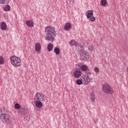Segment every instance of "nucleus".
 Masks as SVG:
<instances>
[{
	"label": "nucleus",
	"mask_w": 128,
	"mask_h": 128,
	"mask_svg": "<svg viewBox=\"0 0 128 128\" xmlns=\"http://www.w3.org/2000/svg\"><path fill=\"white\" fill-rule=\"evenodd\" d=\"M0 120L2 122H6L8 124H12L14 120V118L8 114V110L5 108L0 109Z\"/></svg>",
	"instance_id": "1"
},
{
	"label": "nucleus",
	"mask_w": 128,
	"mask_h": 128,
	"mask_svg": "<svg viewBox=\"0 0 128 128\" xmlns=\"http://www.w3.org/2000/svg\"><path fill=\"white\" fill-rule=\"evenodd\" d=\"M45 34H46L45 40L50 42H54L56 36V32L54 28L52 26H48L45 28Z\"/></svg>",
	"instance_id": "2"
},
{
	"label": "nucleus",
	"mask_w": 128,
	"mask_h": 128,
	"mask_svg": "<svg viewBox=\"0 0 128 128\" xmlns=\"http://www.w3.org/2000/svg\"><path fill=\"white\" fill-rule=\"evenodd\" d=\"M34 100H36V106L38 108H42V104L46 102V98L42 92H37L34 96Z\"/></svg>",
	"instance_id": "3"
},
{
	"label": "nucleus",
	"mask_w": 128,
	"mask_h": 128,
	"mask_svg": "<svg viewBox=\"0 0 128 128\" xmlns=\"http://www.w3.org/2000/svg\"><path fill=\"white\" fill-rule=\"evenodd\" d=\"M91 80H92V78H90L88 76L84 75L81 76L80 80L78 79L76 80V84H78V86L82 84V82H86V84H88V82H90Z\"/></svg>",
	"instance_id": "4"
},
{
	"label": "nucleus",
	"mask_w": 128,
	"mask_h": 128,
	"mask_svg": "<svg viewBox=\"0 0 128 128\" xmlns=\"http://www.w3.org/2000/svg\"><path fill=\"white\" fill-rule=\"evenodd\" d=\"M11 64L14 66H20L22 64V61L20 58L16 57V56H12L10 58Z\"/></svg>",
	"instance_id": "5"
},
{
	"label": "nucleus",
	"mask_w": 128,
	"mask_h": 128,
	"mask_svg": "<svg viewBox=\"0 0 128 128\" xmlns=\"http://www.w3.org/2000/svg\"><path fill=\"white\" fill-rule=\"evenodd\" d=\"M102 87V92H105V94H114V89H112L110 84H103Z\"/></svg>",
	"instance_id": "6"
},
{
	"label": "nucleus",
	"mask_w": 128,
	"mask_h": 128,
	"mask_svg": "<svg viewBox=\"0 0 128 128\" xmlns=\"http://www.w3.org/2000/svg\"><path fill=\"white\" fill-rule=\"evenodd\" d=\"M80 56H81V58H82V60H88V52L84 50H80Z\"/></svg>",
	"instance_id": "7"
},
{
	"label": "nucleus",
	"mask_w": 128,
	"mask_h": 128,
	"mask_svg": "<svg viewBox=\"0 0 128 128\" xmlns=\"http://www.w3.org/2000/svg\"><path fill=\"white\" fill-rule=\"evenodd\" d=\"M19 114H20L22 116H26L28 114V109L22 108L19 111Z\"/></svg>",
	"instance_id": "8"
},
{
	"label": "nucleus",
	"mask_w": 128,
	"mask_h": 128,
	"mask_svg": "<svg viewBox=\"0 0 128 128\" xmlns=\"http://www.w3.org/2000/svg\"><path fill=\"white\" fill-rule=\"evenodd\" d=\"M82 72L80 70H75V72L74 73V77L76 78H78L80 76Z\"/></svg>",
	"instance_id": "9"
},
{
	"label": "nucleus",
	"mask_w": 128,
	"mask_h": 128,
	"mask_svg": "<svg viewBox=\"0 0 128 128\" xmlns=\"http://www.w3.org/2000/svg\"><path fill=\"white\" fill-rule=\"evenodd\" d=\"M86 18H90V16H94V10H88L85 14Z\"/></svg>",
	"instance_id": "10"
},
{
	"label": "nucleus",
	"mask_w": 128,
	"mask_h": 128,
	"mask_svg": "<svg viewBox=\"0 0 128 128\" xmlns=\"http://www.w3.org/2000/svg\"><path fill=\"white\" fill-rule=\"evenodd\" d=\"M70 28H72V24L70 23H67L64 26V30H70Z\"/></svg>",
	"instance_id": "11"
},
{
	"label": "nucleus",
	"mask_w": 128,
	"mask_h": 128,
	"mask_svg": "<svg viewBox=\"0 0 128 128\" xmlns=\"http://www.w3.org/2000/svg\"><path fill=\"white\" fill-rule=\"evenodd\" d=\"M42 47L40 46V43H36L35 44V50L36 52H40V50Z\"/></svg>",
	"instance_id": "12"
},
{
	"label": "nucleus",
	"mask_w": 128,
	"mask_h": 128,
	"mask_svg": "<svg viewBox=\"0 0 128 128\" xmlns=\"http://www.w3.org/2000/svg\"><path fill=\"white\" fill-rule=\"evenodd\" d=\"M90 98L92 102H96V95L94 92H92L90 94Z\"/></svg>",
	"instance_id": "13"
},
{
	"label": "nucleus",
	"mask_w": 128,
	"mask_h": 128,
	"mask_svg": "<svg viewBox=\"0 0 128 128\" xmlns=\"http://www.w3.org/2000/svg\"><path fill=\"white\" fill-rule=\"evenodd\" d=\"M26 26H29L30 28H32V26H34V22L30 20H26Z\"/></svg>",
	"instance_id": "14"
},
{
	"label": "nucleus",
	"mask_w": 128,
	"mask_h": 128,
	"mask_svg": "<svg viewBox=\"0 0 128 128\" xmlns=\"http://www.w3.org/2000/svg\"><path fill=\"white\" fill-rule=\"evenodd\" d=\"M1 29L2 30H6V24L5 22H1Z\"/></svg>",
	"instance_id": "15"
},
{
	"label": "nucleus",
	"mask_w": 128,
	"mask_h": 128,
	"mask_svg": "<svg viewBox=\"0 0 128 128\" xmlns=\"http://www.w3.org/2000/svg\"><path fill=\"white\" fill-rule=\"evenodd\" d=\"M80 70L82 72H86L87 70H88V68L86 65H82L80 66Z\"/></svg>",
	"instance_id": "16"
},
{
	"label": "nucleus",
	"mask_w": 128,
	"mask_h": 128,
	"mask_svg": "<svg viewBox=\"0 0 128 128\" xmlns=\"http://www.w3.org/2000/svg\"><path fill=\"white\" fill-rule=\"evenodd\" d=\"M54 52L56 54H60V48H56L54 49Z\"/></svg>",
	"instance_id": "17"
},
{
	"label": "nucleus",
	"mask_w": 128,
	"mask_h": 128,
	"mask_svg": "<svg viewBox=\"0 0 128 128\" xmlns=\"http://www.w3.org/2000/svg\"><path fill=\"white\" fill-rule=\"evenodd\" d=\"M4 12H10V5H6L4 8Z\"/></svg>",
	"instance_id": "18"
},
{
	"label": "nucleus",
	"mask_w": 128,
	"mask_h": 128,
	"mask_svg": "<svg viewBox=\"0 0 128 128\" xmlns=\"http://www.w3.org/2000/svg\"><path fill=\"white\" fill-rule=\"evenodd\" d=\"M52 48H54V46L52 44H50L48 45L47 48L49 52H52Z\"/></svg>",
	"instance_id": "19"
},
{
	"label": "nucleus",
	"mask_w": 128,
	"mask_h": 128,
	"mask_svg": "<svg viewBox=\"0 0 128 128\" xmlns=\"http://www.w3.org/2000/svg\"><path fill=\"white\" fill-rule=\"evenodd\" d=\"M107 3L108 2H106V0H101V6H106Z\"/></svg>",
	"instance_id": "20"
},
{
	"label": "nucleus",
	"mask_w": 128,
	"mask_h": 128,
	"mask_svg": "<svg viewBox=\"0 0 128 128\" xmlns=\"http://www.w3.org/2000/svg\"><path fill=\"white\" fill-rule=\"evenodd\" d=\"M90 22H94L96 20V18L94 16H91L89 18H87Z\"/></svg>",
	"instance_id": "21"
},
{
	"label": "nucleus",
	"mask_w": 128,
	"mask_h": 128,
	"mask_svg": "<svg viewBox=\"0 0 128 128\" xmlns=\"http://www.w3.org/2000/svg\"><path fill=\"white\" fill-rule=\"evenodd\" d=\"M4 64V57L0 56V64Z\"/></svg>",
	"instance_id": "22"
},
{
	"label": "nucleus",
	"mask_w": 128,
	"mask_h": 128,
	"mask_svg": "<svg viewBox=\"0 0 128 128\" xmlns=\"http://www.w3.org/2000/svg\"><path fill=\"white\" fill-rule=\"evenodd\" d=\"M70 46H76V42L74 40H72L70 42Z\"/></svg>",
	"instance_id": "23"
},
{
	"label": "nucleus",
	"mask_w": 128,
	"mask_h": 128,
	"mask_svg": "<svg viewBox=\"0 0 128 128\" xmlns=\"http://www.w3.org/2000/svg\"><path fill=\"white\" fill-rule=\"evenodd\" d=\"M14 108L16 110H20V105L18 103L16 104L14 106Z\"/></svg>",
	"instance_id": "24"
},
{
	"label": "nucleus",
	"mask_w": 128,
	"mask_h": 128,
	"mask_svg": "<svg viewBox=\"0 0 128 128\" xmlns=\"http://www.w3.org/2000/svg\"><path fill=\"white\" fill-rule=\"evenodd\" d=\"M10 0H0V4H6V2H8Z\"/></svg>",
	"instance_id": "25"
},
{
	"label": "nucleus",
	"mask_w": 128,
	"mask_h": 128,
	"mask_svg": "<svg viewBox=\"0 0 128 128\" xmlns=\"http://www.w3.org/2000/svg\"><path fill=\"white\" fill-rule=\"evenodd\" d=\"M94 71L96 74H98V72H100V69L98 68V67H94Z\"/></svg>",
	"instance_id": "26"
},
{
	"label": "nucleus",
	"mask_w": 128,
	"mask_h": 128,
	"mask_svg": "<svg viewBox=\"0 0 128 128\" xmlns=\"http://www.w3.org/2000/svg\"><path fill=\"white\" fill-rule=\"evenodd\" d=\"M88 74H90V72L88 73Z\"/></svg>",
	"instance_id": "27"
},
{
	"label": "nucleus",
	"mask_w": 128,
	"mask_h": 128,
	"mask_svg": "<svg viewBox=\"0 0 128 128\" xmlns=\"http://www.w3.org/2000/svg\"><path fill=\"white\" fill-rule=\"evenodd\" d=\"M90 50H92V48H90Z\"/></svg>",
	"instance_id": "28"
}]
</instances>
